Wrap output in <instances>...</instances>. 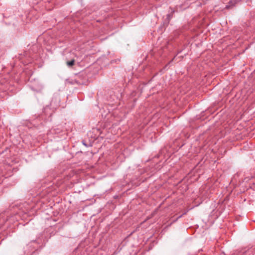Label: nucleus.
<instances>
[{"label":"nucleus","instance_id":"obj_1","mask_svg":"<svg viewBox=\"0 0 255 255\" xmlns=\"http://www.w3.org/2000/svg\"><path fill=\"white\" fill-rule=\"evenodd\" d=\"M237 0H231L229 2V4L230 5H227L226 6V8H229V7L230 6H234L236 4V3H237Z\"/></svg>","mask_w":255,"mask_h":255},{"label":"nucleus","instance_id":"obj_2","mask_svg":"<svg viewBox=\"0 0 255 255\" xmlns=\"http://www.w3.org/2000/svg\"><path fill=\"white\" fill-rule=\"evenodd\" d=\"M171 13L170 14H168L167 15V18L168 19V22L172 18V16H173V13L175 11L174 10L172 9L171 8Z\"/></svg>","mask_w":255,"mask_h":255},{"label":"nucleus","instance_id":"obj_3","mask_svg":"<svg viewBox=\"0 0 255 255\" xmlns=\"http://www.w3.org/2000/svg\"><path fill=\"white\" fill-rule=\"evenodd\" d=\"M74 63H75V60L74 59H72V60H71L70 61H67V65L69 67L72 66L73 65H74Z\"/></svg>","mask_w":255,"mask_h":255}]
</instances>
